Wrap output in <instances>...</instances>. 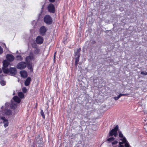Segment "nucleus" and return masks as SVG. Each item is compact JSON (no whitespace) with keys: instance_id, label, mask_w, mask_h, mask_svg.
I'll use <instances>...</instances> for the list:
<instances>
[{"instance_id":"nucleus-39","label":"nucleus","mask_w":147,"mask_h":147,"mask_svg":"<svg viewBox=\"0 0 147 147\" xmlns=\"http://www.w3.org/2000/svg\"><path fill=\"white\" fill-rule=\"evenodd\" d=\"M49 1L51 3H53L55 2V0H49Z\"/></svg>"},{"instance_id":"nucleus-30","label":"nucleus","mask_w":147,"mask_h":147,"mask_svg":"<svg viewBox=\"0 0 147 147\" xmlns=\"http://www.w3.org/2000/svg\"><path fill=\"white\" fill-rule=\"evenodd\" d=\"M63 42L65 44H66L67 43V39L66 38H64L63 40Z\"/></svg>"},{"instance_id":"nucleus-28","label":"nucleus","mask_w":147,"mask_h":147,"mask_svg":"<svg viewBox=\"0 0 147 147\" xmlns=\"http://www.w3.org/2000/svg\"><path fill=\"white\" fill-rule=\"evenodd\" d=\"M119 136L120 138H123V135L121 131H120L119 132Z\"/></svg>"},{"instance_id":"nucleus-21","label":"nucleus","mask_w":147,"mask_h":147,"mask_svg":"<svg viewBox=\"0 0 147 147\" xmlns=\"http://www.w3.org/2000/svg\"><path fill=\"white\" fill-rule=\"evenodd\" d=\"M3 123L4 124V126L5 127H7L8 126L9 123L8 121V120L7 119L5 120V121H3Z\"/></svg>"},{"instance_id":"nucleus-20","label":"nucleus","mask_w":147,"mask_h":147,"mask_svg":"<svg viewBox=\"0 0 147 147\" xmlns=\"http://www.w3.org/2000/svg\"><path fill=\"white\" fill-rule=\"evenodd\" d=\"M18 96L21 98H23L24 97V94L21 92H19L18 93Z\"/></svg>"},{"instance_id":"nucleus-18","label":"nucleus","mask_w":147,"mask_h":147,"mask_svg":"<svg viewBox=\"0 0 147 147\" xmlns=\"http://www.w3.org/2000/svg\"><path fill=\"white\" fill-rule=\"evenodd\" d=\"M26 63L28 68L29 69L32 70L33 69L32 68V65L30 64V62H28Z\"/></svg>"},{"instance_id":"nucleus-34","label":"nucleus","mask_w":147,"mask_h":147,"mask_svg":"<svg viewBox=\"0 0 147 147\" xmlns=\"http://www.w3.org/2000/svg\"><path fill=\"white\" fill-rule=\"evenodd\" d=\"M3 52V49L0 46V55L2 54Z\"/></svg>"},{"instance_id":"nucleus-22","label":"nucleus","mask_w":147,"mask_h":147,"mask_svg":"<svg viewBox=\"0 0 147 147\" xmlns=\"http://www.w3.org/2000/svg\"><path fill=\"white\" fill-rule=\"evenodd\" d=\"M120 140L122 141L123 143H125L126 142H127V141L126 140V139L125 137H123V138L120 139Z\"/></svg>"},{"instance_id":"nucleus-38","label":"nucleus","mask_w":147,"mask_h":147,"mask_svg":"<svg viewBox=\"0 0 147 147\" xmlns=\"http://www.w3.org/2000/svg\"><path fill=\"white\" fill-rule=\"evenodd\" d=\"M120 98L119 96H118L117 97H114V99L115 100H118Z\"/></svg>"},{"instance_id":"nucleus-33","label":"nucleus","mask_w":147,"mask_h":147,"mask_svg":"<svg viewBox=\"0 0 147 147\" xmlns=\"http://www.w3.org/2000/svg\"><path fill=\"white\" fill-rule=\"evenodd\" d=\"M141 74L143 75L144 76H146L147 75V72L146 71H142L141 73Z\"/></svg>"},{"instance_id":"nucleus-6","label":"nucleus","mask_w":147,"mask_h":147,"mask_svg":"<svg viewBox=\"0 0 147 147\" xmlns=\"http://www.w3.org/2000/svg\"><path fill=\"white\" fill-rule=\"evenodd\" d=\"M43 38L41 36H38L36 38V43L39 45L42 44L43 42Z\"/></svg>"},{"instance_id":"nucleus-12","label":"nucleus","mask_w":147,"mask_h":147,"mask_svg":"<svg viewBox=\"0 0 147 147\" xmlns=\"http://www.w3.org/2000/svg\"><path fill=\"white\" fill-rule=\"evenodd\" d=\"M13 98L14 101L17 103H19L20 102L21 99L16 96H14Z\"/></svg>"},{"instance_id":"nucleus-16","label":"nucleus","mask_w":147,"mask_h":147,"mask_svg":"<svg viewBox=\"0 0 147 147\" xmlns=\"http://www.w3.org/2000/svg\"><path fill=\"white\" fill-rule=\"evenodd\" d=\"M79 58L80 57H79V56H78L76 57L75 59V66L76 67L77 66L78 64V62L79 60Z\"/></svg>"},{"instance_id":"nucleus-31","label":"nucleus","mask_w":147,"mask_h":147,"mask_svg":"<svg viewBox=\"0 0 147 147\" xmlns=\"http://www.w3.org/2000/svg\"><path fill=\"white\" fill-rule=\"evenodd\" d=\"M125 147H129L130 145L128 142H127L125 143Z\"/></svg>"},{"instance_id":"nucleus-19","label":"nucleus","mask_w":147,"mask_h":147,"mask_svg":"<svg viewBox=\"0 0 147 147\" xmlns=\"http://www.w3.org/2000/svg\"><path fill=\"white\" fill-rule=\"evenodd\" d=\"M16 58L17 60L20 61H22L23 59V57L21 55H17Z\"/></svg>"},{"instance_id":"nucleus-27","label":"nucleus","mask_w":147,"mask_h":147,"mask_svg":"<svg viewBox=\"0 0 147 147\" xmlns=\"http://www.w3.org/2000/svg\"><path fill=\"white\" fill-rule=\"evenodd\" d=\"M40 52V49H36L34 51V52L35 54H37L39 53Z\"/></svg>"},{"instance_id":"nucleus-25","label":"nucleus","mask_w":147,"mask_h":147,"mask_svg":"<svg viewBox=\"0 0 147 147\" xmlns=\"http://www.w3.org/2000/svg\"><path fill=\"white\" fill-rule=\"evenodd\" d=\"M0 84L2 86H5L6 84V82L4 80H2L0 81Z\"/></svg>"},{"instance_id":"nucleus-44","label":"nucleus","mask_w":147,"mask_h":147,"mask_svg":"<svg viewBox=\"0 0 147 147\" xmlns=\"http://www.w3.org/2000/svg\"><path fill=\"white\" fill-rule=\"evenodd\" d=\"M2 72V70L1 68H0V74Z\"/></svg>"},{"instance_id":"nucleus-2","label":"nucleus","mask_w":147,"mask_h":147,"mask_svg":"<svg viewBox=\"0 0 147 147\" xmlns=\"http://www.w3.org/2000/svg\"><path fill=\"white\" fill-rule=\"evenodd\" d=\"M26 62L24 61L20 62L17 65L16 67L19 69H24L26 67Z\"/></svg>"},{"instance_id":"nucleus-8","label":"nucleus","mask_w":147,"mask_h":147,"mask_svg":"<svg viewBox=\"0 0 147 147\" xmlns=\"http://www.w3.org/2000/svg\"><path fill=\"white\" fill-rule=\"evenodd\" d=\"M7 60L11 62L13 61L14 59V56L11 54H7L6 55Z\"/></svg>"},{"instance_id":"nucleus-9","label":"nucleus","mask_w":147,"mask_h":147,"mask_svg":"<svg viewBox=\"0 0 147 147\" xmlns=\"http://www.w3.org/2000/svg\"><path fill=\"white\" fill-rule=\"evenodd\" d=\"M20 74L21 77L24 78H26L28 76L27 73L26 71L24 70L20 71Z\"/></svg>"},{"instance_id":"nucleus-7","label":"nucleus","mask_w":147,"mask_h":147,"mask_svg":"<svg viewBox=\"0 0 147 147\" xmlns=\"http://www.w3.org/2000/svg\"><path fill=\"white\" fill-rule=\"evenodd\" d=\"M47 30L44 26H42L40 29V34L42 36H44Z\"/></svg>"},{"instance_id":"nucleus-29","label":"nucleus","mask_w":147,"mask_h":147,"mask_svg":"<svg viewBox=\"0 0 147 147\" xmlns=\"http://www.w3.org/2000/svg\"><path fill=\"white\" fill-rule=\"evenodd\" d=\"M129 95L128 94H120L118 96L119 98H120L121 96H127Z\"/></svg>"},{"instance_id":"nucleus-32","label":"nucleus","mask_w":147,"mask_h":147,"mask_svg":"<svg viewBox=\"0 0 147 147\" xmlns=\"http://www.w3.org/2000/svg\"><path fill=\"white\" fill-rule=\"evenodd\" d=\"M22 90L24 93H25L27 92V89L25 87H24L22 89Z\"/></svg>"},{"instance_id":"nucleus-15","label":"nucleus","mask_w":147,"mask_h":147,"mask_svg":"<svg viewBox=\"0 0 147 147\" xmlns=\"http://www.w3.org/2000/svg\"><path fill=\"white\" fill-rule=\"evenodd\" d=\"M2 69L3 72L5 74H8L9 72V69L7 67H3Z\"/></svg>"},{"instance_id":"nucleus-13","label":"nucleus","mask_w":147,"mask_h":147,"mask_svg":"<svg viewBox=\"0 0 147 147\" xmlns=\"http://www.w3.org/2000/svg\"><path fill=\"white\" fill-rule=\"evenodd\" d=\"M9 63L6 60L3 61V67H7L9 65Z\"/></svg>"},{"instance_id":"nucleus-35","label":"nucleus","mask_w":147,"mask_h":147,"mask_svg":"<svg viewBox=\"0 0 147 147\" xmlns=\"http://www.w3.org/2000/svg\"><path fill=\"white\" fill-rule=\"evenodd\" d=\"M118 143V142L117 141L115 140L114 141L112 142V143L113 145H115V144H117Z\"/></svg>"},{"instance_id":"nucleus-26","label":"nucleus","mask_w":147,"mask_h":147,"mask_svg":"<svg viewBox=\"0 0 147 147\" xmlns=\"http://www.w3.org/2000/svg\"><path fill=\"white\" fill-rule=\"evenodd\" d=\"M40 114L41 115L42 117L44 119H45V115L44 114V113L43 111L42 110H41L40 111Z\"/></svg>"},{"instance_id":"nucleus-14","label":"nucleus","mask_w":147,"mask_h":147,"mask_svg":"<svg viewBox=\"0 0 147 147\" xmlns=\"http://www.w3.org/2000/svg\"><path fill=\"white\" fill-rule=\"evenodd\" d=\"M81 48H80L77 50V51L75 53V57H76V56H78L80 57V52L81 51Z\"/></svg>"},{"instance_id":"nucleus-10","label":"nucleus","mask_w":147,"mask_h":147,"mask_svg":"<svg viewBox=\"0 0 147 147\" xmlns=\"http://www.w3.org/2000/svg\"><path fill=\"white\" fill-rule=\"evenodd\" d=\"M34 56L32 55L27 56L26 58V63L30 62V61L34 59Z\"/></svg>"},{"instance_id":"nucleus-11","label":"nucleus","mask_w":147,"mask_h":147,"mask_svg":"<svg viewBox=\"0 0 147 147\" xmlns=\"http://www.w3.org/2000/svg\"><path fill=\"white\" fill-rule=\"evenodd\" d=\"M31 80V79L30 77H28L24 82L25 85L27 86H29L30 84Z\"/></svg>"},{"instance_id":"nucleus-36","label":"nucleus","mask_w":147,"mask_h":147,"mask_svg":"<svg viewBox=\"0 0 147 147\" xmlns=\"http://www.w3.org/2000/svg\"><path fill=\"white\" fill-rule=\"evenodd\" d=\"M3 74H2V75H0V80H3Z\"/></svg>"},{"instance_id":"nucleus-45","label":"nucleus","mask_w":147,"mask_h":147,"mask_svg":"<svg viewBox=\"0 0 147 147\" xmlns=\"http://www.w3.org/2000/svg\"><path fill=\"white\" fill-rule=\"evenodd\" d=\"M92 43H96V41H92Z\"/></svg>"},{"instance_id":"nucleus-17","label":"nucleus","mask_w":147,"mask_h":147,"mask_svg":"<svg viewBox=\"0 0 147 147\" xmlns=\"http://www.w3.org/2000/svg\"><path fill=\"white\" fill-rule=\"evenodd\" d=\"M17 105L16 104L12 103L10 105L11 107V109H15L17 107Z\"/></svg>"},{"instance_id":"nucleus-3","label":"nucleus","mask_w":147,"mask_h":147,"mask_svg":"<svg viewBox=\"0 0 147 147\" xmlns=\"http://www.w3.org/2000/svg\"><path fill=\"white\" fill-rule=\"evenodd\" d=\"M44 20L46 23L49 25L51 24L52 22V19L49 15H46L44 17Z\"/></svg>"},{"instance_id":"nucleus-43","label":"nucleus","mask_w":147,"mask_h":147,"mask_svg":"<svg viewBox=\"0 0 147 147\" xmlns=\"http://www.w3.org/2000/svg\"><path fill=\"white\" fill-rule=\"evenodd\" d=\"M37 103H36V106L35 107V108H37Z\"/></svg>"},{"instance_id":"nucleus-24","label":"nucleus","mask_w":147,"mask_h":147,"mask_svg":"<svg viewBox=\"0 0 147 147\" xmlns=\"http://www.w3.org/2000/svg\"><path fill=\"white\" fill-rule=\"evenodd\" d=\"M6 114L8 115H10L11 114V111L10 110H7L5 112Z\"/></svg>"},{"instance_id":"nucleus-1","label":"nucleus","mask_w":147,"mask_h":147,"mask_svg":"<svg viewBox=\"0 0 147 147\" xmlns=\"http://www.w3.org/2000/svg\"><path fill=\"white\" fill-rule=\"evenodd\" d=\"M119 127L118 125H117L113 129L109 132V136H112L113 135L116 137L117 135V131L118 130Z\"/></svg>"},{"instance_id":"nucleus-5","label":"nucleus","mask_w":147,"mask_h":147,"mask_svg":"<svg viewBox=\"0 0 147 147\" xmlns=\"http://www.w3.org/2000/svg\"><path fill=\"white\" fill-rule=\"evenodd\" d=\"M9 72L11 76L15 75L17 74V69L15 67H10L9 69Z\"/></svg>"},{"instance_id":"nucleus-40","label":"nucleus","mask_w":147,"mask_h":147,"mask_svg":"<svg viewBox=\"0 0 147 147\" xmlns=\"http://www.w3.org/2000/svg\"><path fill=\"white\" fill-rule=\"evenodd\" d=\"M123 144H124V143H123V142H119V145H122Z\"/></svg>"},{"instance_id":"nucleus-23","label":"nucleus","mask_w":147,"mask_h":147,"mask_svg":"<svg viewBox=\"0 0 147 147\" xmlns=\"http://www.w3.org/2000/svg\"><path fill=\"white\" fill-rule=\"evenodd\" d=\"M115 138L113 137L107 139V140L109 142H112L114 140Z\"/></svg>"},{"instance_id":"nucleus-41","label":"nucleus","mask_w":147,"mask_h":147,"mask_svg":"<svg viewBox=\"0 0 147 147\" xmlns=\"http://www.w3.org/2000/svg\"><path fill=\"white\" fill-rule=\"evenodd\" d=\"M56 53V52H55L54 53V59H55Z\"/></svg>"},{"instance_id":"nucleus-42","label":"nucleus","mask_w":147,"mask_h":147,"mask_svg":"<svg viewBox=\"0 0 147 147\" xmlns=\"http://www.w3.org/2000/svg\"><path fill=\"white\" fill-rule=\"evenodd\" d=\"M124 146L122 145H121L118 146V147H124Z\"/></svg>"},{"instance_id":"nucleus-4","label":"nucleus","mask_w":147,"mask_h":147,"mask_svg":"<svg viewBox=\"0 0 147 147\" xmlns=\"http://www.w3.org/2000/svg\"><path fill=\"white\" fill-rule=\"evenodd\" d=\"M48 11L50 13H54L55 12V7L52 3H50L47 7Z\"/></svg>"},{"instance_id":"nucleus-37","label":"nucleus","mask_w":147,"mask_h":147,"mask_svg":"<svg viewBox=\"0 0 147 147\" xmlns=\"http://www.w3.org/2000/svg\"><path fill=\"white\" fill-rule=\"evenodd\" d=\"M1 119L3 121H5V120H7V119H5V117H1Z\"/></svg>"}]
</instances>
